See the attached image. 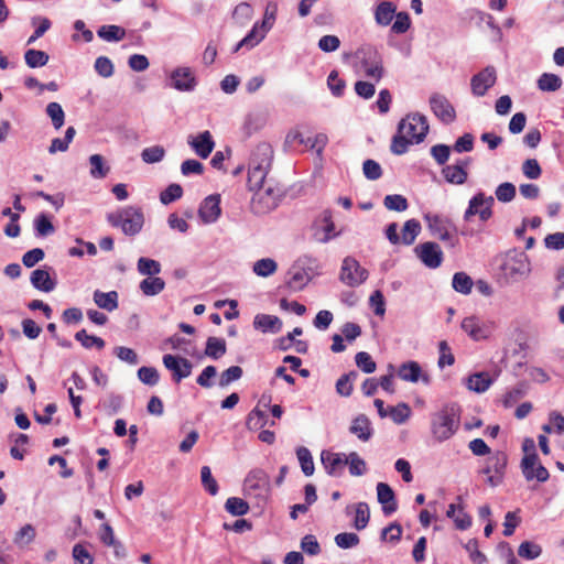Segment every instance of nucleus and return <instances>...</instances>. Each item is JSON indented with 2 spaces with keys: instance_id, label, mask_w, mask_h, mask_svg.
<instances>
[{
  "instance_id": "1",
  "label": "nucleus",
  "mask_w": 564,
  "mask_h": 564,
  "mask_svg": "<svg viewBox=\"0 0 564 564\" xmlns=\"http://www.w3.org/2000/svg\"><path fill=\"white\" fill-rule=\"evenodd\" d=\"M108 223L120 228L127 236L138 235L144 225V214L140 207L124 206L107 215Z\"/></svg>"
},
{
  "instance_id": "2",
  "label": "nucleus",
  "mask_w": 564,
  "mask_h": 564,
  "mask_svg": "<svg viewBox=\"0 0 564 564\" xmlns=\"http://www.w3.org/2000/svg\"><path fill=\"white\" fill-rule=\"evenodd\" d=\"M276 13L278 4L275 2H269L264 10L263 20L253 24L248 34L237 43L234 52H238L242 47L250 50L258 45L265 37L267 33L273 28Z\"/></svg>"
},
{
  "instance_id": "3",
  "label": "nucleus",
  "mask_w": 564,
  "mask_h": 564,
  "mask_svg": "<svg viewBox=\"0 0 564 564\" xmlns=\"http://www.w3.org/2000/svg\"><path fill=\"white\" fill-rule=\"evenodd\" d=\"M455 403L445 404L438 411L432 414L431 432L438 442H444L455 433V416L457 414Z\"/></svg>"
},
{
  "instance_id": "4",
  "label": "nucleus",
  "mask_w": 564,
  "mask_h": 564,
  "mask_svg": "<svg viewBox=\"0 0 564 564\" xmlns=\"http://www.w3.org/2000/svg\"><path fill=\"white\" fill-rule=\"evenodd\" d=\"M270 494V478L262 469L251 470L243 481V495L256 499L258 506L267 502Z\"/></svg>"
},
{
  "instance_id": "5",
  "label": "nucleus",
  "mask_w": 564,
  "mask_h": 564,
  "mask_svg": "<svg viewBox=\"0 0 564 564\" xmlns=\"http://www.w3.org/2000/svg\"><path fill=\"white\" fill-rule=\"evenodd\" d=\"M356 56L364 75L376 83L380 82L384 75V67L383 58L378 50L370 45L362 46L357 51Z\"/></svg>"
},
{
  "instance_id": "6",
  "label": "nucleus",
  "mask_w": 564,
  "mask_h": 564,
  "mask_svg": "<svg viewBox=\"0 0 564 564\" xmlns=\"http://www.w3.org/2000/svg\"><path fill=\"white\" fill-rule=\"evenodd\" d=\"M495 199L492 196H486L484 193L476 194L470 200L464 214L466 223L474 221L478 217L480 228L482 225L492 217V206Z\"/></svg>"
},
{
  "instance_id": "7",
  "label": "nucleus",
  "mask_w": 564,
  "mask_h": 564,
  "mask_svg": "<svg viewBox=\"0 0 564 564\" xmlns=\"http://www.w3.org/2000/svg\"><path fill=\"white\" fill-rule=\"evenodd\" d=\"M281 189L268 184L254 191L251 198V208L254 214H267L274 209L280 200Z\"/></svg>"
},
{
  "instance_id": "8",
  "label": "nucleus",
  "mask_w": 564,
  "mask_h": 564,
  "mask_svg": "<svg viewBox=\"0 0 564 564\" xmlns=\"http://www.w3.org/2000/svg\"><path fill=\"white\" fill-rule=\"evenodd\" d=\"M399 133L408 137L413 143H420L429 132L426 118L420 113L409 115L398 126Z\"/></svg>"
},
{
  "instance_id": "9",
  "label": "nucleus",
  "mask_w": 564,
  "mask_h": 564,
  "mask_svg": "<svg viewBox=\"0 0 564 564\" xmlns=\"http://www.w3.org/2000/svg\"><path fill=\"white\" fill-rule=\"evenodd\" d=\"M368 276V271L362 268L355 258L346 257L343 260L339 280L344 284L350 288H356L366 282Z\"/></svg>"
},
{
  "instance_id": "10",
  "label": "nucleus",
  "mask_w": 564,
  "mask_h": 564,
  "mask_svg": "<svg viewBox=\"0 0 564 564\" xmlns=\"http://www.w3.org/2000/svg\"><path fill=\"white\" fill-rule=\"evenodd\" d=\"M501 271L506 279L517 281L530 271V263L523 253L508 254L501 264Z\"/></svg>"
},
{
  "instance_id": "11",
  "label": "nucleus",
  "mask_w": 564,
  "mask_h": 564,
  "mask_svg": "<svg viewBox=\"0 0 564 564\" xmlns=\"http://www.w3.org/2000/svg\"><path fill=\"white\" fill-rule=\"evenodd\" d=\"M169 86L178 90L189 93L193 91L197 86V79L191 67L181 66L176 67L170 73Z\"/></svg>"
},
{
  "instance_id": "12",
  "label": "nucleus",
  "mask_w": 564,
  "mask_h": 564,
  "mask_svg": "<svg viewBox=\"0 0 564 564\" xmlns=\"http://www.w3.org/2000/svg\"><path fill=\"white\" fill-rule=\"evenodd\" d=\"M413 251L422 263L430 269H436L442 264L443 252L436 242L420 243Z\"/></svg>"
},
{
  "instance_id": "13",
  "label": "nucleus",
  "mask_w": 564,
  "mask_h": 564,
  "mask_svg": "<svg viewBox=\"0 0 564 564\" xmlns=\"http://www.w3.org/2000/svg\"><path fill=\"white\" fill-rule=\"evenodd\" d=\"M163 365L167 370L172 372V379L176 383L189 377L193 369V365L188 359L171 354L163 356Z\"/></svg>"
},
{
  "instance_id": "14",
  "label": "nucleus",
  "mask_w": 564,
  "mask_h": 564,
  "mask_svg": "<svg viewBox=\"0 0 564 564\" xmlns=\"http://www.w3.org/2000/svg\"><path fill=\"white\" fill-rule=\"evenodd\" d=\"M463 328L473 340H481L488 338L492 333V324L480 319L479 317H466L460 323Z\"/></svg>"
},
{
  "instance_id": "15",
  "label": "nucleus",
  "mask_w": 564,
  "mask_h": 564,
  "mask_svg": "<svg viewBox=\"0 0 564 564\" xmlns=\"http://www.w3.org/2000/svg\"><path fill=\"white\" fill-rule=\"evenodd\" d=\"M522 473L527 480L536 479L544 482L549 479V470L541 464H538L536 453L524 455L521 462Z\"/></svg>"
},
{
  "instance_id": "16",
  "label": "nucleus",
  "mask_w": 564,
  "mask_h": 564,
  "mask_svg": "<svg viewBox=\"0 0 564 564\" xmlns=\"http://www.w3.org/2000/svg\"><path fill=\"white\" fill-rule=\"evenodd\" d=\"M339 232H335V224L332 220V212L326 209L322 213L321 217L315 221L314 239L317 242L326 243L333 238L337 237Z\"/></svg>"
},
{
  "instance_id": "17",
  "label": "nucleus",
  "mask_w": 564,
  "mask_h": 564,
  "mask_svg": "<svg viewBox=\"0 0 564 564\" xmlns=\"http://www.w3.org/2000/svg\"><path fill=\"white\" fill-rule=\"evenodd\" d=\"M497 72L494 66H487L473 76L470 80L471 91L476 96H484L496 84Z\"/></svg>"
},
{
  "instance_id": "18",
  "label": "nucleus",
  "mask_w": 564,
  "mask_h": 564,
  "mask_svg": "<svg viewBox=\"0 0 564 564\" xmlns=\"http://www.w3.org/2000/svg\"><path fill=\"white\" fill-rule=\"evenodd\" d=\"M220 214V196L218 194L207 196L198 208V216L204 224L216 223Z\"/></svg>"
},
{
  "instance_id": "19",
  "label": "nucleus",
  "mask_w": 564,
  "mask_h": 564,
  "mask_svg": "<svg viewBox=\"0 0 564 564\" xmlns=\"http://www.w3.org/2000/svg\"><path fill=\"white\" fill-rule=\"evenodd\" d=\"M424 219L427 223L429 229L432 235L446 240L449 238V232L454 229V224L445 216L426 213Z\"/></svg>"
},
{
  "instance_id": "20",
  "label": "nucleus",
  "mask_w": 564,
  "mask_h": 564,
  "mask_svg": "<svg viewBox=\"0 0 564 564\" xmlns=\"http://www.w3.org/2000/svg\"><path fill=\"white\" fill-rule=\"evenodd\" d=\"M187 144L202 159H207L215 148V141L209 131H203L197 135H189Z\"/></svg>"
},
{
  "instance_id": "21",
  "label": "nucleus",
  "mask_w": 564,
  "mask_h": 564,
  "mask_svg": "<svg viewBox=\"0 0 564 564\" xmlns=\"http://www.w3.org/2000/svg\"><path fill=\"white\" fill-rule=\"evenodd\" d=\"M321 460L326 473L334 477L340 476L345 466L347 465L345 453L323 451L321 454Z\"/></svg>"
},
{
  "instance_id": "22",
  "label": "nucleus",
  "mask_w": 564,
  "mask_h": 564,
  "mask_svg": "<svg viewBox=\"0 0 564 564\" xmlns=\"http://www.w3.org/2000/svg\"><path fill=\"white\" fill-rule=\"evenodd\" d=\"M506 466L507 455L502 452H497L488 459V466L482 471L489 475L488 482L491 486H497L501 481Z\"/></svg>"
},
{
  "instance_id": "23",
  "label": "nucleus",
  "mask_w": 564,
  "mask_h": 564,
  "mask_svg": "<svg viewBox=\"0 0 564 564\" xmlns=\"http://www.w3.org/2000/svg\"><path fill=\"white\" fill-rule=\"evenodd\" d=\"M377 498L378 502L382 506V511L386 516H390L397 511L398 503L395 500V495L388 484H377Z\"/></svg>"
},
{
  "instance_id": "24",
  "label": "nucleus",
  "mask_w": 564,
  "mask_h": 564,
  "mask_svg": "<svg viewBox=\"0 0 564 564\" xmlns=\"http://www.w3.org/2000/svg\"><path fill=\"white\" fill-rule=\"evenodd\" d=\"M430 105L434 115L442 121L451 122L454 120L455 109L445 97L441 95H434L430 99Z\"/></svg>"
},
{
  "instance_id": "25",
  "label": "nucleus",
  "mask_w": 564,
  "mask_h": 564,
  "mask_svg": "<svg viewBox=\"0 0 564 564\" xmlns=\"http://www.w3.org/2000/svg\"><path fill=\"white\" fill-rule=\"evenodd\" d=\"M398 376L408 382H417L420 379L425 383L430 382L429 376L422 373L421 366L416 361L403 362L398 369Z\"/></svg>"
},
{
  "instance_id": "26",
  "label": "nucleus",
  "mask_w": 564,
  "mask_h": 564,
  "mask_svg": "<svg viewBox=\"0 0 564 564\" xmlns=\"http://www.w3.org/2000/svg\"><path fill=\"white\" fill-rule=\"evenodd\" d=\"M253 327L262 333L276 334L282 329V321L275 315L257 314Z\"/></svg>"
},
{
  "instance_id": "27",
  "label": "nucleus",
  "mask_w": 564,
  "mask_h": 564,
  "mask_svg": "<svg viewBox=\"0 0 564 564\" xmlns=\"http://www.w3.org/2000/svg\"><path fill=\"white\" fill-rule=\"evenodd\" d=\"M349 431L362 442L369 441L373 434L371 422L365 414H359L352 420Z\"/></svg>"
},
{
  "instance_id": "28",
  "label": "nucleus",
  "mask_w": 564,
  "mask_h": 564,
  "mask_svg": "<svg viewBox=\"0 0 564 564\" xmlns=\"http://www.w3.org/2000/svg\"><path fill=\"white\" fill-rule=\"evenodd\" d=\"M272 154L273 151L269 143H259L252 152L249 164L269 170L271 166Z\"/></svg>"
},
{
  "instance_id": "29",
  "label": "nucleus",
  "mask_w": 564,
  "mask_h": 564,
  "mask_svg": "<svg viewBox=\"0 0 564 564\" xmlns=\"http://www.w3.org/2000/svg\"><path fill=\"white\" fill-rule=\"evenodd\" d=\"M30 281L34 289L46 293L52 292L56 286V282L51 278L48 271L44 269L34 270L31 273Z\"/></svg>"
},
{
  "instance_id": "30",
  "label": "nucleus",
  "mask_w": 564,
  "mask_h": 564,
  "mask_svg": "<svg viewBox=\"0 0 564 564\" xmlns=\"http://www.w3.org/2000/svg\"><path fill=\"white\" fill-rule=\"evenodd\" d=\"M289 274V285L294 290H302L311 281V273L304 271L303 265H299L296 261L290 269Z\"/></svg>"
},
{
  "instance_id": "31",
  "label": "nucleus",
  "mask_w": 564,
  "mask_h": 564,
  "mask_svg": "<svg viewBox=\"0 0 564 564\" xmlns=\"http://www.w3.org/2000/svg\"><path fill=\"white\" fill-rule=\"evenodd\" d=\"M94 302L98 307L112 312L118 307V293L116 291L101 292L97 290L94 292Z\"/></svg>"
},
{
  "instance_id": "32",
  "label": "nucleus",
  "mask_w": 564,
  "mask_h": 564,
  "mask_svg": "<svg viewBox=\"0 0 564 564\" xmlns=\"http://www.w3.org/2000/svg\"><path fill=\"white\" fill-rule=\"evenodd\" d=\"M268 171V169L249 164L248 186L250 191L254 192L269 184L265 180Z\"/></svg>"
},
{
  "instance_id": "33",
  "label": "nucleus",
  "mask_w": 564,
  "mask_h": 564,
  "mask_svg": "<svg viewBox=\"0 0 564 564\" xmlns=\"http://www.w3.org/2000/svg\"><path fill=\"white\" fill-rule=\"evenodd\" d=\"M397 7L390 1H383L378 4L375 11V20L379 25L387 26L395 15Z\"/></svg>"
},
{
  "instance_id": "34",
  "label": "nucleus",
  "mask_w": 564,
  "mask_h": 564,
  "mask_svg": "<svg viewBox=\"0 0 564 564\" xmlns=\"http://www.w3.org/2000/svg\"><path fill=\"white\" fill-rule=\"evenodd\" d=\"M139 289L145 296H155L165 289V281L160 276L145 278L139 283Z\"/></svg>"
},
{
  "instance_id": "35",
  "label": "nucleus",
  "mask_w": 564,
  "mask_h": 564,
  "mask_svg": "<svg viewBox=\"0 0 564 564\" xmlns=\"http://www.w3.org/2000/svg\"><path fill=\"white\" fill-rule=\"evenodd\" d=\"M492 383L487 372H477L467 378L466 386L470 391L485 392Z\"/></svg>"
},
{
  "instance_id": "36",
  "label": "nucleus",
  "mask_w": 564,
  "mask_h": 564,
  "mask_svg": "<svg viewBox=\"0 0 564 564\" xmlns=\"http://www.w3.org/2000/svg\"><path fill=\"white\" fill-rule=\"evenodd\" d=\"M88 161L90 165L89 174L93 178L101 180L108 175L110 167L106 164L102 155L93 154L89 156Z\"/></svg>"
},
{
  "instance_id": "37",
  "label": "nucleus",
  "mask_w": 564,
  "mask_h": 564,
  "mask_svg": "<svg viewBox=\"0 0 564 564\" xmlns=\"http://www.w3.org/2000/svg\"><path fill=\"white\" fill-rule=\"evenodd\" d=\"M33 226L36 237L43 238L55 232V227L52 224L51 217L45 213H41L35 217Z\"/></svg>"
},
{
  "instance_id": "38",
  "label": "nucleus",
  "mask_w": 564,
  "mask_h": 564,
  "mask_svg": "<svg viewBox=\"0 0 564 564\" xmlns=\"http://www.w3.org/2000/svg\"><path fill=\"white\" fill-rule=\"evenodd\" d=\"M97 35L107 42H119L124 39L126 30L119 25H101L97 30Z\"/></svg>"
},
{
  "instance_id": "39",
  "label": "nucleus",
  "mask_w": 564,
  "mask_h": 564,
  "mask_svg": "<svg viewBox=\"0 0 564 564\" xmlns=\"http://www.w3.org/2000/svg\"><path fill=\"white\" fill-rule=\"evenodd\" d=\"M421 232V224L416 219H409L404 223L400 242L411 246Z\"/></svg>"
},
{
  "instance_id": "40",
  "label": "nucleus",
  "mask_w": 564,
  "mask_h": 564,
  "mask_svg": "<svg viewBox=\"0 0 564 564\" xmlns=\"http://www.w3.org/2000/svg\"><path fill=\"white\" fill-rule=\"evenodd\" d=\"M137 270L141 275H147V278L156 276L161 270L162 265L159 261L141 257L137 262Z\"/></svg>"
},
{
  "instance_id": "41",
  "label": "nucleus",
  "mask_w": 564,
  "mask_h": 564,
  "mask_svg": "<svg viewBox=\"0 0 564 564\" xmlns=\"http://www.w3.org/2000/svg\"><path fill=\"white\" fill-rule=\"evenodd\" d=\"M226 341L219 337H208L206 341L205 354L212 359H219L226 354Z\"/></svg>"
},
{
  "instance_id": "42",
  "label": "nucleus",
  "mask_w": 564,
  "mask_h": 564,
  "mask_svg": "<svg viewBox=\"0 0 564 564\" xmlns=\"http://www.w3.org/2000/svg\"><path fill=\"white\" fill-rule=\"evenodd\" d=\"M528 384L519 382L516 387L508 390L502 399V404L506 409L513 406L522 397L527 394Z\"/></svg>"
},
{
  "instance_id": "43",
  "label": "nucleus",
  "mask_w": 564,
  "mask_h": 564,
  "mask_svg": "<svg viewBox=\"0 0 564 564\" xmlns=\"http://www.w3.org/2000/svg\"><path fill=\"white\" fill-rule=\"evenodd\" d=\"M249 509V503L242 498L230 497L225 502V510L234 517H242Z\"/></svg>"
},
{
  "instance_id": "44",
  "label": "nucleus",
  "mask_w": 564,
  "mask_h": 564,
  "mask_svg": "<svg viewBox=\"0 0 564 564\" xmlns=\"http://www.w3.org/2000/svg\"><path fill=\"white\" fill-rule=\"evenodd\" d=\"M50 56L44 51L30 48L24 53L25 64L30 68H37L45 66L48 63Z\"/></svg>"
},
{
  "instance_id": "45",
  "label": "nucleus",
  "mask_w": 564,
  "mask_h": 564,
  "mask_svg": "<svg viewBox=\"0 0 564 564\" xmlns=\"http://www.w3.org/2000/svg\"><path fill=\"white\" fill-rule=\"evenodd\" d=\"M278 263L271 258H263L253 263L252 271L256 275L268 278L275 273Z\"/></svg>"
},
{
  "instance_id": "46",
  "label": "nucleus",
  "mask_w": 564,
  "mask_h": 564,
  "mask_svg": "<svg viewBox=\"0 0 564 564\" xmlns=\"http://www.w3.org/2000/svg\"><path fill=\"white\" fill-rule=\"evenodd\" d=\"M411 416V408L408 403L401 402L394 406H389L388 417L395 424L405 423Z\"/></svg>"
},
{
  "instance_id": "47",
  "label": "nucleus",
  "mask_w": 564,
  "mask_h": 564,
  "mask_svg": "<svg viewBox=\"0 0 564 564\" xmlns=\"http://www.w3.org/2000/svg\"><path fill=\"white\" fill-rule=\"evenodd\" d=\"M561 86L562 79L552 73H543L538 79V88L542 91H556Z\"/></svg>"
},
{
  "instance_id": "48",
  "label": "nucleus",
  "mask_w": 564,
  "mask_h": 564,
  "mask_svg": "<svg viewBox=\"0 0 564 564\" xmlns=\"http://www.w3.org/2000/svg\"><path fill=\"white\" fill-rule=\"evenodd\" d=\"M369 519V506L366 502H358L355 506L354 528L358 531L364 530L368 525Z\"/></svg>"
},
{
  "instance_id": "49",
  "label": "nucleus",
  "mask_w": 564,
  "mask_h": 564,
  "mask_svg": "<svg viewBox=\"0 0 564 564\" xmlns=\"http://www.w3.org/2000/svg\"><path fill=\"white\" fill-rule=\"evenodd\" d=\"M296 456L303 474L305 476H312L314 474L315 467L310 449L304 446H300L296 449Z\"/></svg>"
},
{
  "instance_id": "50",
  "label": "nucleus",
  "mask_w": 564,
  "mask_h": 564,
  "mask_svg": "<svg viewBox=\"0 0 564 564\" xmlns=\"http://www.w3.org/2000/svg\"><path fill=\"white\" fill-rule=\"evenodd\" d=\"M75 339L82 344L83 347L89 349L96 347L102 349L106 345L105 340L100 337L88 335L85 329H80L75 334Z\"/></svg>"
},
{
  "instance_id": "51",
  "label": "nucleus",
  "mask_w": 564,
  "mask_h": 564,
  "mask_svg": "<svg viewBox=\"0 0 564 564\" xmlns=\"http://www.w3.org/2000/svg\"><path fill=\"white\" fill-rule=\"evenodd\" d=\"M346 458L351 476H362L367 471L366 462L356 452L346 455Z\"/></svg>"
},
{
  "instance_id": "52",
  "label": "nucleus",
  "mask_w": 564,
  "mask_h": 564,
  "mask_svg": "<svg viewBox=\"0 0 564 564\" xmlns=\"http://www.w3.org/2000/svg\"><path fill=\"white\" fill-rule=\"evenodd\" d=\"M46 115L51 118L52 124L55 129L63 127L65 121V112L58 102H50L46 106Z\"/></svg>"
},
{
  "instance_id": "53",
  "label": "nucleus",
  "mask_w": 564,
  "mask_h": 564,
  "mask_svg": "<svg viewBox=\"0 0 564 564\" xmlns=\"http://www.w3.org/2000/svg\"><path fill=\"white\" fill-rule=\"evenodd\" d=\"M252 14L253 9L248 2H240L236 6L232 12V18L238 24L245 25L251 20Z\"/></svg>"
},
{
  "instance_id": "54",
  "label": "nucleus",
  "mask_w": 564,
  "mask_h": 564,
  "mask_svg": "<svg viewBox=\"0 0 564 564\" xmlns=\"http://www.w3.org/2000/svg\"><path fill=\"white\" fill-rule=\"evenodd\" d=\"M541 553V545L530 541L522 542L518 547L519 556L525 560H534L539 557Z\"/></svg>"
},
{
  "instance_id": "55",
  "label": "nucleus",
  "mask_w": 564,
  "mask_h": 564,
  "mask_svg": "<svg viewBox=\"0 0 564 564\" xmlns=\"http://www.w3.org/2000/svg\"><path fill=\"white\" fill-rule=\"evenodd\" d=\"M383 205L387 209L394 212H404L409 207L406 198L399 194L387 195Z\"/></svg>"
},
{
  "instance_id": "56",
  "label": "nucleus",
  "mask_w": 564,
  "mask_h": 564,
  "mask_svg": "<svg viewBox=\"0 0 564 564\" xmlns=\"http://www.w3.org/2000/svg\"><path fill=\"white\" fill-rule=\"evenodd\" d=\"M200 479L204 489L212 496L218 494L219 487L216 479L212 475V470L208 466H203L200 469Z\"/></svg>"
},
{
  "instance_id": "57",
  "label": "nucleus",
  "mask_w": 564,
  "mask_h": 564,
  "mask_svg": "<svg viewBox=\"0 0 564 564\" xmlns=\"http://www.w3.org/2000/svg\"><path fill=\"white\" fill-rule=\"evenodd\" d=\"M139 380L150 387L158 384L160 380L159 371L154 367L143 366L138 370Z\"/></svg>"
},
{
  "instance_id": "58",
  "label": "nucleus",
  "mask_w": 564,
  "mask_h": 564,
  "mask_svg": "<svg viewBox=\"0 0 564 564\" xmlns=\"http://www.w3.org/2000/svg\"><path fill=\"white\" fill-rule=\"evenodd\" d=\"M113 354L118 359L130 366H135L139 364V356L132 348L126 346H117L113 349Z\"/></svg>"
},
{
  "instance_id": "59",
  "label": "nucleus",
  "mask_w": 564,
  "mask_h": 564,
  "mask_svg": "<svg viewBox=\"0 0 564 564\" xmlns=\"http://www.w3.org/2000/svg\"><path fill=\"white\" fill-rule=\"evenodd\" d=\"M516 186L510 182L498 185L495 191L497 199L501 203H509L516 197Z\"/></svg>"
},
{
  "instance_id": "60",
  "label": "nucleus",
  "mask_w": 564,
  "mask_h": 564,
  "mask_svg": "<svg viewBox=\"0 0 564 564\" xmlns=\"http://www.w3.org/2000/svg\"><path fill=\"white\" fill-rule=\"evenodd\" d=\"M183 195V188L178 184H170L161 194L160 200L164 205H169L176 199L181 198Z\"/></svg>"
},
{
  "instance_id": "61",
  "label": "nucleus",
  "mask_w": 564,
  "mask_h": 564,
  "mask_svg": "<svg viewBox=\"0 0 564 564\" xmlns=\"http://www.w3.org/2000/svg\"><path fill=\"white\" fill-rule=\"evenodd\" d=\"M164 155H165V150L161 145L145 148L141 152L142 160L149 164L161 162L163 160Z\"/></svg>"
},
{
  "instance_id": "62",
  "label": "nucleus",
  "mask_w": 564,
  "mask_h": 564,
  "mask_svg": "<svg viewBox=\"0 0 564 564\" xmlns=\"http://www.w3.org/2000/svg\"><path fill=\"white\" fill-rule=\"evenodd\" d=\"M465 550L469 554V558L474 564H485L487 562L486 555L479 551L478 541L476 539L469 540L465 544Z\"/></svg>"
},
{
  "instance_id": "63",
  "label": "nucleus",
  "mask_w": 564,
  "mask_h": 564,
  "mask_svg": "<svg viewBox=\"0 0 564 564\" xmlns=\"http://www.w3.org/2000/svg\"><path fill=\"white\" fill-rule=\"evenodd\" d=\"M359 536L352 532L338 533L335 536V543L340 549H351L359 544Z\"/></svg>"
},
{
  "instance_id": "64",
  "label": "nucleus",
  "mask_w": 564,
  "mask_h": 564,
  "mask_svg": "<svg viewBox=\"0 0 564 564\" xmlns=\"http://www.w3.org/2000/svg\"><path fill=\"white\" fill-rule=\"evenodd\" d=\"M410 144H413V142L408 138L405 137L404 134H401V133H397L393 138H392V142H391V152L395 155H402L404 154L406 151H408V148Z\"/></svg>"
}]
</instances>
